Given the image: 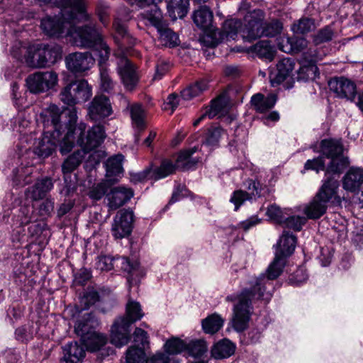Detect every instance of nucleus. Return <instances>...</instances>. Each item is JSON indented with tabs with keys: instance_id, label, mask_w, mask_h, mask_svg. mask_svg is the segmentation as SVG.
I'll return each instance as SVG.
<instances>
[{
	"instance_id": "1",
	"label": "nucleus",
	"mask_w": 363,
	"mask_h": 363,
	"mask_svg": "<svg viewBox=\"0 0 363 363\" xmlns=\"http://www.w3.org/2000/svg\"><path fill=\"white\" fill-rule=\"evenodd\" d=\"M286 259L279 254H275L273 262L267 270V274L253 278L249 282V286L245 288L238 296V303L233 308L232 324L238 332L244 331L252 314V305L257 300H262L265 303L269 301L272 296L273 285L272 280L276 279L283 272Z\"/></svg>"
},
{
	"instance_id": "2",
	"label": "nucleus",
	"mask_w": 363,
	"mask_h": 363,
	"mask_svg": "<svg viewBox=\"0 0 363 363\" xmlns=\"http://www.w3.org/2000/svg\"><path fill=\"white\" fill-rule=\"evenodd\" d=\"M45 4L60 9L58 15L46 16L40 21L43 32L52 38L68 37L72 23L89 21L90 16L86 12L83 0H38Z\"/></svg>"
},
{
	"instance_id": "3",
	"label": "nucleus",
	"mask_w": 363,
	"mask_h": 363,
	"mask_svg": "<svg viewBox=\"0 0 363 363\" xmlns=\"http://www.w3.org/2000/svg\"><path fill=\"white\" fill-rule=\"evenodd\" d=\"M84 123H79L73 130L67 132L61 141L60 152L62 155L69 152L77 144L85 151V154L99 147L106 138L104 126L101 125H93L88 130Z\"/></svg>"
},
{
	"instance_id": "4",
	"label": "nucleus",
	"mask_w": 363,
	"mask_h": 363,
	"mask_svg": "<svg viewBox=\"0 0 363 363\" xmlns=\"http://www.w3.org/2000/svg\"><path fill=\"white\" fill-rule=\"evenodd\" d=\"M144 316L140 304L130 300L126 304L125 315L117 318L111 330V342L117 347H121L130 339V327Z\"/></svg>"
},
{
	"instance_id": "5",
	"label": "nucleus",
	"mask_w": 363,
	"mask_h": 363,
	"mask_svg": "<svg viewBox=\"0 0 363 363\" xmlns=\"http://www.w3.org/2000/svg\"><path fill=\"white\" fill-rule=\"evenodd\" d=\"M339 182L337 178L328 177L316 193L303 212L309 219H318L323 216L332 199L337 197Z\"/></svg>"
},
{
	"instance_id": "6",
	"label": "nucleus",
	"mask_w": 363,
	"mask_h": 363,
	"mask_svg": "<svg viewBox=\"0 0 363 363\" xmlns=\"http://www.w3.org/2000/svg\"><path fill=\"white\" fill-rule=\"evenodd\" d=\"M320 148L322 155L330 159L325 170L326 178L333 177V174L338 177L349 166V159L343 155V146L339 140H323Z\"/></svg>"
},
{
	"instance_id": "7",
	"label": "nucleus",
	"mask_w": 363,
	"mask_h": 363,
	"mask_svg": "<svg viewBox=\"0 0 363 363\" xmlns=\"http://www.w3.org/2000/svg\"><path fill=\"white\" fill-rule=\"evenodd\" d=\"M67 34L74 45L86 49L92 48L104 38L101 31L92 23L77 27L70 26Z\"/></svg>"
},
{
	"instance_id": "8",
	"label": "nucleus",
	"mask_w": 363,
	"mask_h": 363,
	"mask_svg": "<svg viewBox=\"0 0 363 363\" xmlns=\"http://www.w3.org/2000/svg\"><path fill=\"white\" fill-rule=\"evenodd\" d=\"M92 95L91 86L85 79H78L67 84L60 92L61 101L69 106L87 101Z\"/></svg>"
},
{
	"instance_id": "9",
	"label": "nucleus",
	"mask_w": 363,
	"mask_h": 363,
	"mask_svg": "<svg viewBox=\"0 0 363 363\" xmlns=\"http://www.w3.org/2000/svg\"><path fill=\"white\" fill-rule=\"evenodd\" d=\"M198 150V147H194L182 151L176 160L175 164L170 160H162L160 166L155 169V178L162 179L174 173L176 169L186 170L192 168L196 163L191 159L192 155Z\"/></svg>"
},
{
	"instance_id": "10",
	"label": "nucleus",
	"mask_w": 363,
	"mask_h": 363,
	"mask_svg": "<svg viewBox=\"0 0 363 363\" xmlns=\"http://www.w3.org/2000/svg\"><path fill=\"white\" fill-rule=\"evenodd\" d=\"M264 18V13L261 9H255L245 15L241 29L243 41L252 43L263 36Z\"/></svg>"
},
{
	"instance_id": "11",
	"label": "nucleus",
	"mask_w": 363,
	"mask_h": 363,
	"mask_svg": "<svg viewBox=\"0 0 363 363\" xmlns=\"http://www.w3.org/2000/svg\"><path fill=\"white\" fill-rule=\"evenodd\" d=\"M26 82L30 92L39 94L47 91L57 85L58 75L54 71L36 72L28 75Z\"/></svg>"
},
{
	"instance_id": "12",
	"label": "nucleus",
	"mask_w": 363,
	"mask_h": 363,
	"mask_svg": "<svg viewBox=\"0 0 363 363\" xmlns=\"http://www.w3.org/2000/svg\"><path fill=\"white\" fill-rule=\"evenodd\" d=\"M134 221L133 211L130 209L119 211L113 218L111 233L116 239H122L128 236L133 229Z\"/></svg>"
},
{
	"instance_id": "13",
	"label": "nucleus",
	"mask_w": 363,
	"mask_h": 363,
	"mask_svg": "<svg viewBox=\"0 0 363 363\" xmlns=\"http://www.w3.org/2000/svg\"><path fill=\"white\" fill-rule=\"evenodd\" d=\"M94 63L95 59L89 52H76L65 57L67 69L74 74L89 70Z\"/></svg>"
},
{
	"instance_id": "14",
	"label": "nucleus",
	"mask_w": 363,
	"mask_h": 363,
	"mask_svg": "<svg viewBox=\"0 0 363 363\" xmlns=\"http://www.w3.org/2000/svg\"><path fill=\"white\" fill-rule=\"evenodd\" d=\"M118 72L126 90L133 91L139 81L136 67L125 57L118 61Z\"/></svg>"
},
{
	"instance_id": "15",
	"label": "nucleus",
	"mask_w": 363,
	"mask_h": 363,
	"mask_svg": "<svg viewBox=\"0 0 363 363\" xmlns=\"http://www.w3.org/2000/svg\"><path fill=\"white\" fill-rule=\"evenodd\" d=\"M60 135L56 132L47 131L37 139L33 145V152L40 157L46 158L50 156L55 150L60 141Z\"/></svg>"
},
{
	"instance_id": "16",
	"label": "nucleus",
	"mask_w": 363,
	"mask_h": 363,
	"mask_svg": "<svg viewBox=\"0 0 363 363\" xmlns=\"http://www.w3.org/2000/svg\"><path fill=\"white\" fill-rule=\"evenodd\" d=\"M112 108L109 99L104 95L96 96L88 108V115L91 121H99L109 116Z\"/></svg>"
},
{
	"instance_id": "17",
	"label": "nucleus",
	"mask_w": 363,
	"mask_h": 363,
	"mask_svg": "<svg viewBox=\"0 0 363 363\" xmlns=\"http://www.w3.org/2000/svg\"><path fill=\"white\" fill-rule=\"evenodd\" d=\"M328 85L330 89L337 97L350 101L354 100L356 94V85L351 80L345 77L334 78L329 81Z\"/></svg>"
},
{
	"instance_id": "18",
	"label": "nucleus",
	"mask_w": 363,
	"mask_h": 363,
	"mask_svg": "<svg viewBox=\"0 0 363 363\" xmlns=\"http://www.w3.org/2000/svg\"><path fill=\"white\" fill-rule=\"evenodd\" d=\"M230 108V97L228 91H224L211 100L208 110L206 111V116L209 118L221 117L225 116Z\"/></svg>"
},
{
	"instance_id": "19",
	"label": "nucleus",
	"mask_w": 363,
	"mask_h": 363,
	"mask_svg": "<svg viewBox=\"0 0 363 363\" xmlns=\"http://www.w3.org/2000/svg\"><path fill=\"white\" fill-rule=\"evenodd\" d=\"M294 68V62L291 58H284L277 65V69L272 72L269 75L272 86L281 84L290 77Z\"/></svg>"
},
{
	"instance_id": "20",
	"label": "nucleus",
	"mask_w": 363,
	"mask_h": 363,
	"mask_svg": "<svg viewBox=\"0 0 363 363\" xmlns=\"http://www.w3.org/2000/svg\"><path fill=\"white\" fill-rule=\"evenodd\" d=\"M133 196V190L122 186L113 188L106 196L108 206L112 210L118 209L123 206Z\"/></svg>"
},
{
	"instance_id": "21",
	"label": "nucleus",
	"mask_w": 363,
	"mask_h": 363,
	"mask_svg": "<svg viewBox=\"0 0 363 363\" xmlns=\"http://www.w3.org/2000/svg\"><path fill=\"white\" fill-rule=\"evenodd\" d=\"M363 184V169L350 167L342 179V187L345 190L355 192Z\"/></svg>"
},
{
	"instance_id": "22",
	"label": "nucleus",
	"mask_w": 363,
	"mask_h": 363,
	"mask_svg": "<svg viewBox=\"0 0 363 363\" xmlns=\"http://www.w3.org/2000/svg\"><path fill=\"white\" fill-rule=\"evenodd\" d=\"M296 242V237L294 235L284 231L277 243L275 254H279L285 258L289 257L294 253Z\"/></svg>"
},
{
	"instance_id": "23",
	"label": "nucleus",
	"mask_w": 363,
	"mask_h": 363,
	"mask_svg": "<svg viewBox=\"0 0 363 363\" xmlns=\"http://www.w3.org/2000/svg\"><path fill=\"white\" fill-rule=\"evenodd\" d=\"M153 4L147 9L140 14V18L147 21L150 25L154 26L157 30H160L162 26L166 23L163 19V14L160 9L157 5V1H154Z\"/></svg>"
},
{
	"instance_id": "24",
	"label": "nucleus",
	"mask_w": 363,
	"mask_h": 363,
	"mask_svg": "<svg viewBox=\"0 0 363 363\" xmlns=\"http://www.w3.org/2000/svg\"><path fill=\"white\" fill-rule=\"evenodd\" d=\"M236 345L229 339L224 338L213 345L211 353L216 359H226L234 354Z\"/></svg>"
},
{
	"instance_id": "25",
	"label": "nucleus",
	"mask_w": 363,
	"mask_h": 363,
	"mask_svg": "<svg viewBox=\"0 0 363 363\" xmlns=\"http://www.w3.org/2000/svg\"><path fill=\"white\" fill-rule=\"evenodd\" d=\"M63 359L67 363H80L85 357L84 347L77 342H71L63 347Z\"/></svg>"
},
{
	"instance_id": "26",
	"label": "nucleus",
	"mask_w": 363,
	"mask_h": 363,
	"mask_svg": "<svg viewBox=\"0 0 363 363\" xmlns=\"http://www.w3.org/2000/svg\"><path fill=\"white\" fill-rule=\"evenodd\" d=\"M247 51V53H255L258 57L269 62L272 61L275 56V50L269 40H259L255 45L249 47Z\"/></svg>"
},
{
	"instance_id": "27",
	"label": "nucleus",
	"mask_w": 363,
	"mask_h": 363,
	"mask_svg": "<svg viewBox=\"0 0 363 363\" xmlns=\"http://www.w3.org/2000/svg\"><path fill=\"white\" fill-rule=\"evenodd\" d=\"M42 48L43 60H40L44 67L55 64L62 58V48L57 44H40Z\"/></svg>"
},
{
	"instance_id": "28",
	"label": "nucleus",
	"mask_w": 363,
	"mask_h": 363,
	"mask_svg": "<svg viewBox=\"0 0 363 363\" xmlns=\"http://www.w3.org/2000/svg\"><path fill=\"white\" fill-rule=\"evenodd\" d=\"M277 100V97L274 94L264 96L262 94L258 93L252 96L251 104L257 111L264 113L273 108Z\"/></svg>"
},
{
	"instance_id": "29",
	"label": "nucleus",
	"mask_w": 363,
	"mask_h": 363,
	"mask_svg": "<svg viewBox=\"0 0 363 363\" xmlns=\"http://www.w3.org/2000/svg\"><path fill=\"white\" fill-rule=\"evenodd\" d=\"M23 50L26 52L25 62L28 67L33 68L45 67L44 65H42L40 62V60H43L42 48L40 44L30 45L28 46L27 49Z\"/></svg>"
},
{
	"instance_id": "30",
	"label": "nucleus",
	"mask_w": 363,
	"mask_h": 363,
	"mask_svg": "<svg viewBox=\"0 0 363 363\" xmlns=\"http://www.w3.org/2000/svg\"><path fill=\"white\" fill-rule=\"evenodd\" d=\"M86 154L83 150H78L66 158L62 164V172L65 177L70 174L80 165Z\"/></svg>"
},
{
	"instance_id": "31",
	"label": "nucleus",
	"mask_w": 363,
	"mask_h": 363,
	"mask_svg": "<svg viewBox=\"0 0 363 363\" xmlns=\"http://www.w3.org/2000/svg\"><path fill=\"white\" fill-rule=\"evenodd\" d=\"M96 325V321L94 320V316L91 313H87L75 324L74 331L76 334L81 337V340L84 336L89 335L92 333H95L94 327Z\"/></svg>"
},
{
	"instance_id": "32",
	"label": "nucleus",
	"mask_w": 363,
	"mask_h": 363,
	"mask_svg": "<svg viewBox=\"0 0 363 363\" xmlns=\"http://www.w3.org/2000/svg\"><path fill=\"white\" fill-rule=\"evenodd\" d=\"M52 188L53 182L51 178L46 177L38 179L30 190L31 198L33 200L42 199Z\"/></svg>"
},
{
	"instance_id": "33",
	"label": "nucleus",
	"mask_w": 363,
	"mask_h": 363,
	"mask_svg": "<svg viewBox=\"0 0 363 363\" xmlns=\"http://www.w3.org/2000/svg\"><path fill=\"white\" fill-rule=\"evenodd\" d=\"M62 113V110L55 104H50L42 113L44 121L51 122L54 128L53 131L56 132L57 136L60 135L59 128L60 127V117Z\"/></svg>"
},
{
	"instance_id": "34",
	"label": "nucleus",
	"mask_w": 363,
	"mask_h": 363,
	"mask_svg": "<svg viewBox=\"0 0 363 363\" xmlns=\"http://www.w3.org/2000/svg\"><path fill=\"white\" fill-rule=\"evenodd\" d=\"M81 341L88 351L96 352L106 345L107 337L103 334L95 332L89 335L84 336Z\"/></svg>"
},
{
	"instance_id": "35",
	"label": "nucleus",
	"mask_w": 363,
	"mask_h": 363,
	"mask_svg": "<svg viewBox=\"0 0 363 363\" xmlns=\"http://www.w3.org/2000/svg\"><path fill=\"white\" fill-rule=\"evenodd\" d=\"M189 6V0H169L167 2V10L173 19L185 17L188 13Z\"/></svg>"
},
{
	"instance_id": "36",
	"label": "nucleus",
	"mask_w": 363,
	"mask_h": 363,
	"mask_svg": "<svg viewBox=\"0 0 363 363\" xmlns=\"http://www.w3.org/2000/svg\"><path fill=\"white\" fill-rule=\"evenodd\" d=\"M204 355V340L194 339L186 341V357H192L195 359H202Z\"/></svg>"
},
{
	"instance_id": "37",
	"label": "nucleus",
	"mask_w": 363,
	"mask_h": 363,
	"mask_svg": "<svg viewBox=\"0 0 363 363\" xmlns=\"http://www.w3.org/2000/svg\"><path fill=\"white\" fill-rule=\"evenodd\" d=\"M186 341L177 337H172L168 339L164 345V352L168 354H184L185 356Z\"/></svg>"
},
{
	"instance_id": "38",
	"label": "nucleus",
	"mask_w": 363,
	"mask_h": 363,
	"mask_svg": "<svg viewBox=\"0 0 363 363\" xmlns=\"http://www.w3.org/2000/svg\"><path fill=\"white\" fill-rule=\"evenodd\" d=\"M160 34V40L166 47L174 48L179 44V36L172 29L167 27V23L160 30H157Z\"/></svg>"
},
{
	"instance_id": "39",
	"label": "nucleus",
	"mask_w": 363,
	"mask_h": 363,
	"mask_svg": "<svg viewBox=\"0 0 363 363\" xmlns=\"http://www.w3.org/2000/svg\"><path fill=\"white\" fill-rule=\"evenodd\" d=\"M130 116L134 128L138 130H143L145 128V113L143 106L140 104H135L130 107Z\"/></svg>"
},
{
	"instance_id": "40",
	"label": "nucleus",
	"mask_w": 363,
	"mask_h": 363,
	"mask_svg": "<svg viewBox=\"0 0 363 363\" xmlns=\"http://www.w3.org/2000/svg\"><path fill=\"white\" fill-rule=\"evenodd\" d=\"M98 57L99 69L107 68V62L109 59L111 49L103 38L96 46L91 48Z\"/></svg>"
},
{
	"instance_id": "41",
	"label": "nucleus",
	"mask_w": 363,
	"mask_h": 363,
	"mask_svg": "<svg viewBox=\"0 0 363 363\" xmlns=\"http://www.w3.org/2000/svg\"><path fill=\"white\" fill-rule=\"evenodd\" d=\"M123 156L122 155H116L108 158L105 162L106 177L116 176L123 172Z\"/></svg>"
},
{
	"instance_id": "42",
	"label": "nucleus",
	"mask_w": 363,
	"mask_h": 363,
	"mask_svg": "<svg viewBox=\"0 0 363 363\" xmlns=\"http://www.w3.org/2000/svg\"><path fill=\"white\" fill-rule=\"evenodd\" d=\"M203 81H197L181 91L180 97L184 101H190L198 96L203 91Z\"/></svg>"
},
{
	"instance_id": "43",
	"label": "nucleus",
	"mask_w": 363,
	"mask_h": 363,
	"mask_svg": "<svg viewBox=\"0 0 363 363\" xmlns=\"http://www.w3.org/2000/svg\"><path fill=\"white\" fill-rule=\"evenodd\" d=\"M255 191L249 194L242 190L235 191L230 198V202L235 205V210L238 211L240 206L247 200H250L252 196H255L259 194L258 189L255 186V183H252Z\"/></svg>"
},
{
	"instance_id": "44",
	"label": "nucleus",
	"mask_w": 363,
	"mask_h": 363,
	"mask_svg": "<svg viewBox=\"0 0 363 363\" xmlns=\"http://www.w3.org/2000/svg\"><path fill=\"white\" fill-rule=\"evenodd\" d=\"M242 21L238 18L228 19L225 21L223 30L227 38L235 39L238 34L241 35Z\"/></svg>"
},
{
	"instance_id": "45",
	"label": "nucleus",
	"mask_w": 363,
	"mask_h": 363,
	"mask_svg": "<svg viewBox=\"0 0 363 363\" xmlns=\"http://www.w3.org/2000/svg\"><path fill=\"white\" fill-rule=\"evenodd\" d=\"M121 269L126 272L130 276L128 277V281L130 284L134 276L140 274V264L137 261L131 262L127 257L121 258Z\"/></svg>"
},
{
	"instance_id": "46",
	"label": "nucleus",
	"mask_w": 363,
	"mask_h": 363,
	"mask_svg": "<svg viewBox=\"0 0 363 363\" xmlns=\"http://www.w3.org/2000/svg\"><path fill=\"white\" fill-rule=\"evenodd\" d=\"M99 300V293L93 289H87L79 297V307L81 310H86Z\"/></svg>"
},
{
	"instance_id": "47",
	"label": "nucleus",
	"mask_w": 363,
	"mask_h": 363,
	"mask_svg": "<svg viewBox=\"0 0 363 363\" xmlns=\"http://www.w3.org/2000/svg\"><path fill=\"white\" fill-rule=\"evenodd\" d=\"M224 320L218 314H212L206 318V333L215 334L223 327Z\"/></svg>"
},
{
	"instance_id": "48",
	"label": "nucleus",
	"mask_w": 363,
	"mask_h": 363,
	"mask_svg": "<svg viewBox=\"0 0 363 363\" xmlns=\"http://www.w3.org/2000/svg\"><path fill=\"white\" fill-rule=\"evenodd\" d=\"M126 363H147V357L142 348L130 347L125 356Z\"/></svg>"
},
{
	"instance_id": "49",
	"label": "nucleus",
	"mask_w": 363,
	"mask_h": 363,
	"mask_svg": "<svg viewBox=\"0 0 363 363\" xmlns=\"http://www.w3.org/2000/svg\"><path fill=\"white\" fill-rule=\"evenodd\" d=\"M113 26L116 32L113 36L116 43L121 48H125V41L129 38L125 26L118 21H115Z\"/></svg>"
},
{
	"instance_id": "50",
	"label": "nucleus",
	"mask_w": 363,
	"mask_h": 363,
	"mask_svg": "<svg viewBox=\"0 0 363 363\" xmlns=\"http://www.w3.org/2000/svg\"><path fill=\"white\" fill-rule=\"evenodd\" d=\"M318 74L317 66L314 63L309 62L307 65H303L300 67L298 72V78L303 81H307L315 79Z\"/></svg>"
},
{
	"instance_id": "51",
	"label": "nucleus",
	"mask_w": 363,
	"mask_h": 363,
	"mask_svg": "<svg viewBox=\"0 0 363 363\" xmlns=\"http://www.w3.org/2000/svg\"><path fill=\"white\" fill-rule=\"evenodd\" d=\"M192 20L198 29L201 30L199 42L204 44V8L200 6L192 14Z\"/></svg>"
},
{
	"instance_id": "52",
	"label": "nucleus",
	"mask_w": 363,
	"mask_h": 363,
	"mask_svg": "<svg viewBox=\"0 0 363 363\" xmlns=\"http://www.w3.org/2000/svg\"><path fill=\"white\" fill-rule=\"evenodd\" d=\"M315 28L314 21L309 18H301L298 23L292 26V30L296 33L304 34L313 30Z\"/></svg>"
},
{
	"instance_id": "53",
	"label": "nucleus",
	"mask_w": 363,
	"mask_h": 363,
	"mask_svg": "<svg viewBox=\"0 0 363 363\" xmlns=\"http://www.w3.org/2000/svg\"><path fill=\"white\" fill-rule=\"evenodd\" d=\"M282 28V23L278 20H273L269 23L263 21V36H276L281 32Z\"/></svg>"
},
{
	"instance_id": "54",
	"label": "nucleus",
	"mask_w": 363,
	"mask_h": 363,
	"mask_svg": "<svg viewBox=\"0 0 363 363\" xmlns=\"http://www.w3.org/2000/svg\"><path fill=\"white\" fill-rule=\"evenodd\" d=\"M223 133V130L220 127H211L206 135V145L217 146Z\"/></svg>"
},
{
	"instance_id": "55",
	"label": "nucleus",
	"mask_w": 363,
	"mask_h": 363,
	"mask_svg": "<svg viewBox=\"0 0 363 363\" xmlns=\"http://www.w3.org/2000/svg\"><path fill=\"white\" fill-rule=\"evenodd\" d=\"M148 334L144 330L136 328L133 333V341L136 346L135 347L142 348L144 351L149 345Z\"/></svg>"
},
{
	"instance_id": "56",
	"label": "nucleus",
	"mask_w": 363,
	"mask_h": 363,
	"mask_svg": "<svg viewBox=\"0 0 363 363\" xmlns=\"http://www.w3.org/2000/svg\"><path fill=\"white\" fill-rule=\"evenodd\" d=\"M306 223V218L303 216H293L285 218L282 223L285 227L292 229L295 231H300L303 225Z\"/></svg>"
},
{
	"instance_id": "57",
	"label": "nucleus",
	"mask_w": 363,
	"mask_h": 363,
	"mask_svg": "<svg viewBox=\"0 0 363 363\" xmlns=\"http://www.w3.org/2000/svg\"><path fill=\"white\" fill-rule=\"evenodd\" d=\"M221 33L218 29L209 30L206 27V47L214 48L218 45L221 40Z\"/></svg>"
},
{
	"instance_id": "58",
	"label": "nucleus",
	"mask_w": 363,
	"mask_h": 363,
	"mask_svg": "<svg viewBox=\"0 0 363 363\" xmlns=\"http://www.w3.org/2000/svg\"><path fill=\"white\" fill-rule=\"evenodd\" d=\"M267 216L269 219L279 224H282L285 218L282 210L276 204L270 205L267 208Z\"/></svg>"
},
{
	"instance_id": "59",
	"label": "nucleus",
	"mask_w": 363,
	"mask_h": 363,
	"mask_svg": "<svg viewBox=\"0 0 363 363\" xmlns=\"http://www.w3.org/2000/svg\"><path fill=\"white\" fill-rule=\"evenodd\" d=\"M333 36V30L329 27L326 26L320 30L317 34L313 37V41L316 45L328 42L332 40Z\"/></svg>"
},
{
	"instance_id": "60",
	"label": "nucleus",
	"mask_w": 363,
	"mask_h": 363,
	"mask_svg": "<svg viewBox=\"0 0 363 363\" xmlns=\"http://www.w3.org/2000/svg\"><path fill=\"white\" fill-rule=\"evenodd\" d=\"M99 71L101 77V89L105 92H109L113 89L114 84L108 74V69L101 68L99 69Z\"/></svg>"
},
{
	"instance_id": "61",
	"label": "nucleus",
	"mask_w": 363,
	"mask_h": 363,
	"mask_svg": "<svg viewBox=\"0 0 363 363\" xmlns=\"http://www.w3.org/2000/svg\"><path fill=\"white\" fill-rule=\"evenodd\" d=\"M305 170H314L319 172L325 169V160L323 156L318 157L313 160H308L304 164Z\"/></svg>"
},
{
	"instance_id": "62",
	"label": "nucleus",
	"mask_w": 363,
	"mask_h": 363,
	"mask_svg": "<svg viewBox=\"0 0 363 363\" xmlns=\"http://www.w3.org/2000/svg\"><path fill=\"white\" fill-rule=\"evenodd\" d=\"M308 279L306 271L303 268H298L289 277V283L291 285L298 286L305 282Z\"/></svg>"
},
{
	"instance_id": "63",
	"label": "nucleus",
	"mask_w": 363,
	"mask_h": 363,
	"mask_svg": "<svg viewBox=\"0 0 363 363\" xmlns=\"http://www.w3.org/2000/svg\"><path fill=\"white\" fill-rule=\"evenodd\" d=\"M113 258L107 255H101L96 262V268L101 271H110L113 267Z\"/></svg>"
},
{
	"instance_id": "64",
	"label": "nucleus",
	"mask_w": 363,
	"mask_h": 363,
	"mask_svg": "<svg viewBox=\"0 0 363 363\" xmlns=\"http://www.w3.org/2000/svg\"><path fill=\"white\" fill-rule=\"evenodd\" d=\"M19 354L13 350L9 349L0 354V363H18Z\"/></svg>"
}]
</instances>
